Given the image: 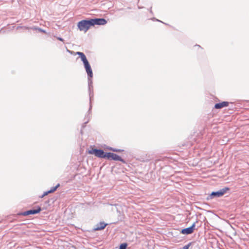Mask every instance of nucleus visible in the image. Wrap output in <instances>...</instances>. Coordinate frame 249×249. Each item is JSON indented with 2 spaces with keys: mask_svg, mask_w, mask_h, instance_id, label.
I'll return each mask as SVG.
<instances>
[{
  "mask_svg": "<svg viewBox=\"0 0 249 249\" xmlns=\"http://www.w3.org/2000/svg\"><path fill=\"white\" fill-rule=\"evenodd\" d=\"M58 39H59V40L62 41H63V38H61V37H58Z\"/></svg>",
  "mask_w": 249,
  "mask_h": 249,
  "instance_id": "16",
  "label": "nucleus"
},
{
  "mask_svg": "<svg viewBox=\"0 0 249 249\" xmlns=\"http://www.w3.org/2000/svg\"><path fill=\"white\" fill-rule=\"evenodd\" d=\"M76 54L80 57L81 60L83 61L88 76L90 77H92L93 76L92 71L85 55L84 53L80 52H77Z\"/></svg>",
  "mask_w": 249,
  "mask_h": 249,
  "instance_id": "1",
  "label": "nucleus"
},
{
  "mask_svg": "<svg viewBox=\"0 0 249 249\" xmlns=\"http://www.w3.org/2000/svg\"><path fill=\"white\" fill-rule=\"evenodd\" d=\"M110 149H111V150L113 151H116V152L118 151V150H116V149H115L111 148Z\"/></svg>",
  "mask_w": 249,
  "mask_h": 249,
  "instance_id": "15",
  "label": "nucleus"
},
{
  "mask_svg": "<svg viewBox=\"0 0 249 249\" xmlns=\"http://www.w3.org/2000/svg\"><path fill=\"white\" fill-rule=\"evenodd\" d=\"M126 247H127V244L126 243H123V244H121L119 249H126Z\"/></svg>",
  "mask_w": 249,
  "mask_h": 249,
  "instance_id": "12",
  "label": "nucleus"
},
{
  "mask_svg": "<svg viewBox=\"0 0 249 249\" xmlns=\"http://www.w3.org/2000/svg\"><path fill=\"white\" fill-rule=\"evenodd\" d=\"M191 243H189V244H188L187 245L184 246L183 248H182V249H189L190 245H191Z\"/></svg>",
  "mask_w": 249,
  "mask_h": 249,
  "instance_id": "13",
  "label": "nucleus"
},
{
  "mask_svg": "<svg viewBox=\"0 0 249 249\" xmlns=\"http://www.w3.org/2000/svg\"><path fill=\"white\" fill-rule=\"evenodd\" d=\"M107 224L104 222H100L99 223L97 224L95 228H94V231H100L103 230L105 229L106 226H107Z\"/></svg>",
  "mask_w": 249,
  "mask_h": 249,
  "instance_id": "8",
  "label": "nucleus"
},
{
  "mask_svg": "<svg viewBox=\"0 0 249 249\" xmlns=\"http://www.w3.org/2000/svg\"><path fill=\"white\" fill-rule=\"evenodd\" d=\"M59 186V184H58L56 186L53 187L50 190H49V192H50L51 193L54 192Z\"/></svg>",
  "mask_w": 249,
  "mask_h": 249,
  "instance_id": "11",
  "label": "nucleus"
},
{
  "mask_svg": "<svg viewBox=\"0 0 249 249\" xmlns=\"http://www.w3.org/2000/svg\"><path fill=\"white\" fill-rule=\"evenodd\" d=\"M229 105V103L227 102H223L222 103H219L216 104L214 106V107L216 109H220L223 107H227Z\"/></svg>",
  "mask_w": 249,
  "mask_h": 249,
  "instance_id": "10",
  "label": "nucleus"
},
{
  "mask_svg": "<svg viewBox=\"0 0 249 249\" xmlns=\"http://www.w3.org/2000/svg\"><path fill=\"white\" fill-rule=\"evenodd\" d=\"M195 227V223H194L191 227L182 229L181 232L184 234H189L193 232Z\"/></svg>",
  "mask_w": 249,
  "mask_h": 249,
  "instance_id": "6",
  "label": "nucleus"
},
{
  "mask_svg": "<svg viewBox=\"0 0 249 249\" xmlns=\"http://www.w3.org/2000/svg\"><path fill=\"white\" fill-rule=\"evenodd\" d=\"M41 211V208H38L37 210H31L29 211H27L23 213L24 215H27L29 214H36L39 213Z\"/></svg>",
  "mask_w": 249,
  "mask_h": 249,
  "instance_id": "9",
  "label": "nucleus"
},
{
  "mask_svg": "<svg viewBox=\"0 0 249 249\" xmlns=\"http://www.w3.org/2000/svg\"><path fill=\"white\" fill-rule=\"evenodd\" d=\"M92 26L91 20H83L79 21L77 24L78 29L81 31L86 32Z\"/></svg>",
  "mask_w": 249,
  "mask_h": 249,
  "instance_id": "2",
  "label": "nucleus"
},
{
  "mask_svg": "<svg viewBox=\"0 0 249 249\" xmlns=\"http://www.w3.org/2000/svg\"><path fill=\"white\" fill-rule=\"evenodd\" d=\"M49 193H50V192H49V191H47V192H44V194H43V195L42 196V197H43V196H46V195H48V194H49Z\"/></svg>",
  "mask_w": 249,
  "mask_h": 249,
  "instance_id": "14",
  "label": "nucleus"
},
{
  "mask_svg": "<svg viewBox=\"0 0 249 249\" xmlns=\"http://www.w3.org/2000/svg\"><path fill=\"white\" fill-rule=\"evenodd\" d=\"M92 26L94 25H105L107 23V21L104 18H95L91 19Z\"/></svg>",
  "mask_w": 249,
  "mask_h": 249,
  "instance_id": "4",
  "label": "nucleus"
},
{
  "mask_svg": "<svg viewBox=\"0 0 249 249\" xmlns=\"http://www.w3.org/2000/svg\"><path fill=\"white\" fill-rule=\"evenodd\" d=\"M106 159H109V160H121L122 159L121 158L117 155L116 154L112 153H107L106 155Z\"/></svg>",
  "mask_w": 249,
  "mask_h": 249,
  "instance_id": "5",
  "label": "nucleus"
},
{
  "mask_svg": "<svg viewBox=\"0 0 249 249\" xmlns=\"http://www.w3.org/2000/svg\"><path fill=\"white\" fill-rule=\"evenodd\" d=\"M89 153L90 154H94L95 156L99 158H106L107 153H105L102 150L92 149V150H89Z\"/></svg>",
  "mask_w": 249,
  "mask_h": 249,
  "instance_id": "3",
  "label": "nucleus"
},
{
  "mask_svg": "<svg viewBox=\"0 0 249 249\" xmlns=\"http://www.w3.org/2000/svg\"><path fill=\"white\" fill-rule=\"evenodd\" d=\"M228 190V188H223L219 191L217 192H213L211 194L212 196H215V197H220L222 196L226 192L227 190Z\"/></svg>",
  "mask_w": 249,
  "mask_h": 249,
  "instance_id": "7",
  "label": "nucleus"
}]
</instances>
